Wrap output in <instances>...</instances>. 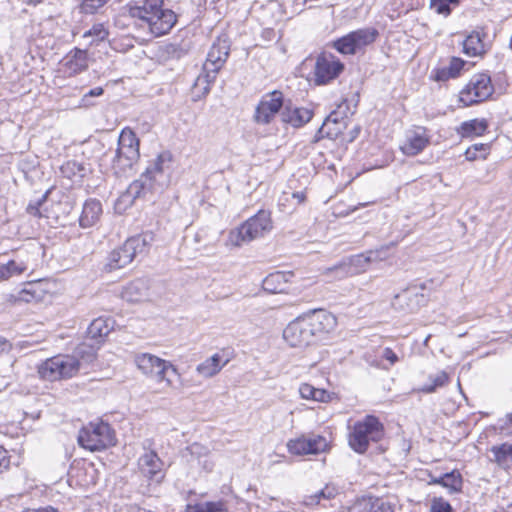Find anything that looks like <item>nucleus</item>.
Segmentation results:
<instances>
[{"mask_svg": "<svg viewBox=\"0 0 512 512\" xmlns=\"http://www.w3.org/2000/svg\"><path fill=\"white\" fill-rule=\"evenodd\" d=\"M336 326V318L323 310L313 311L291 321L283 331L291 347L304 348L321 339Z\"/></svg>", "mask_w": 512, "mask_h": 512, "instance_id": "nucleus-1", "label": "nucleus"}, {"mask_svg": "<svg viewBox=\"0 0 512 512\" xmlns=\"http://www.w3.org/2000/svg\"><path fill=\"white\" fill-rule=\"evenodd\" d=\"M126 9L141 27L147 28L155 37L168 33L177 21L172 10L163 8V0H130Z\"/></svg>", "mask_w": 512, "mask_h": 512, "instance_id": "nucleus-2", "label": "nucleus"}, {"mask_svg": "<svg viewBox=\"0 0 512 512\" xmlns=\"http://www.w3.org/2000/svg\"><path fill=\"white\" fill-rule=\"evenodd\" d=\"M172 155L168 151L160 153L140 177L133 181L126 191L119 197V202L131 205L133 202L148 192L156 185H164L167 182L171 170Z\"/></svg>", "mask_w": 512, "mask_h": 512, "instance_id": "nucleus-3", "label": "nucleus"}, {"mask_svg": "<svg viewBox=\"0 0 512 512\" xmlns=\"http://www.w3.org/2000/svg\"><path fill=\"white\" fill-rule=\"evenodd\" d=\"M229 51L228 41L222 38H218L209 49L206 61L203 64V72L194 83V87L200 89L203 95L209 93L210 85L215 81L218 72L225 64Z\"/></svg>", "mask_w": 512, "mask_h": 512, "instance_id": "nucleus-4", "label": "nucleus"}, {"mask_svg": "<svg viewBox=\"0 0 512 512\" xmlns=\"http://www.w3.org/2000/svg\"><path fill=\"white\" fill-rule=\"evenodd\" d=\"M273 228L271 213L267 210H259L257 214L246 220L240 227L230 231L228 242L235 247H240L255 239L263 237Z\"/></svg>", "mask_w": 512, "mask_h": 512, "instance_id": "nucleus-5", "label": "nucleus"}, {"mask_svg": "<svg viewBox=\"0 0 512 512\" xmlns=\"http://www.w3.org/2000/svg\"><path fill=\"white\" fill-rule=\"evenodd\" d=\"M153 241L154 234L149 231L128 238L121 247L109 254L106 270L113 271L127 266L138 254L146 252Z\"/></svg>", "mask_w": 512, "mask_h": 512, "instance_id": "nucleus-6", "label": "nucleus"}, {"mask_svg": "<svg viewBox=\"0 0 512 512\" xmlns=\"http://www.w3.org/2000/svg\"><path fill=\"white\" fill-rule=\"evenodd\" d=\"M78 443L89 451H100L115 445V433L110 425L103 421L90 422L78 433Z\"/></svg>", "mask_w": 512, "mask_h": 512, "instance_id": "nucleus-7", "label": "nucleus"}, {"mask_svg": "<svg viewBox=\"0 0 512 512\" xmlns=\"http://www.w3.org/2000/svg\"><path fill=\"white\" fill-rule=\"evenodd\" d=\"M383 436V426L379 420L371 415L358 421L349 433V445L357 453L367 451L370 442H377Z\"/></svg>", "mask_w": 512, "mask_h": 512, "instance_id": "nucleus-8", "label": "nucleus"}, {"mask_svg": "<svg viewBox=\"0 0 512 512\" xmlns=\"http://www.w3.org/2000/svg\"><path fill=\"white\" fill-rule=\"evenodd\" d=\"M138 158L139 140L132 130L125 128L120 133L118 139V148L113 160L114 168L124 171L126 168H131Z\"/></svg>", "mask_w": 512, "mask_h": 512, "instance_id": "nucleus-9", "label": "nucleus"}, {"mask_svg": "<svg viewBox=\"0 0 512 512\" xmlns=\"http://www.w3.org/2000/svg\"><path fill=\"white\" fill-rule=\"evenodd\" d=\"M379 32L376 28L365 27L343 36L334 42V47L342 54L353 55L358 50L372 44L378 37Z\"/></svg>", "mask_w": 512, "mask_h": 512, "instance_id": "nucleus-10", "label": "nucleus"}, {"mask_svg": "<svg viewBox=\"0 0 512 512\" xmlns=\"http://www.w3.org/2000/svg\"><path fill=\"white\" fill-rule=\"evenodd\" d=\"M492 93L493 86L490 77L487 74H476L461 90L459 100L465 106H470L486 100Z\"/></svg>", "mask_w": 512, "mask_h": 512, "instance_id": "nucleus-11", "label": "nucleus"}, {"mask_svg": "<svg viewBox=\"0 0 512 512\" xmlns=\"http://www.w3.org/2000/svg\"><path fill=\"white\" fill-rule=\"evenodd\" d=\"M344 65L332 54L323 53L316 59L314 81L317 85H325L338 77Z\"/></svg>", "mask_w": 512, "mask_h": 512, "instance_id": "nucleus-12", "label": "nucleus"}, {"mask_svg": "<svg viewBox=\"0 0 512 512\" xmlns=\"http://www.w3.org/2000/svg\"><path fill=\"white\" fill-rule=\"evenodd\" d=\"M283 106V94L274 90L265 94L257 105L254 121L258 124H269Z\"/></svg>", "mask_w": 512, "mask_h": 512, "instance_id": "nucleus-13", "label": "nucleus"}, {"mask_svg": "<svg viewBox=\"0 0 512 512\" xmlns=\"http://www.w3.org/2000/svg\"><path fill=\"white\" fill-rule=\"evenodd\" d=\"M327 446V440L320 435L311 437L301 436L295 439H290L287 442V449L289 453L298 456L318 454L325 451Z\"/></svg>", "mask_w": 512, "mask_h": 512, "instance_id": "nucleus-14", "label": "nucleus"}, {"mask_svg": "<svg viewBox=\"0 0 512 512\" xmlns=\"http://www.w3.org/2000/svg\"><path fill=\"white\" fill-rule=\"evenodd\" d=\"M430 143L428 130L422 126H415L406 133V140L400 149L407 156H415L422 152Z\"/></svg>", "mask_w": 512, "mask_h": 512, "instance_id": "nucleus-15", "label": "nucleus"}, {"mask_svg": "<svg viewBox=\"0 0 512 512\" xmlns=\"http://www.w3.org/2000/svg\"><path fill=\"white\" fill-rule=\"evenodd\" d=\"M162 467V460L153 450L145 451L138 459L139 471L149 480L159 482L163 478Z\"/></svg>", "mask_w": 512, "mask_h": 512, "instance_id": "nucleus-16", "label": "nucleus"}, {"mask_svg": "<svg viewBox=\"0 0 512 512\" xmlns=\"http://www.w3.org/2000/svg\"><path fill=\"white\" fill-rule=\"evenodd\" d=\"M348 512H394L393 506L383 498L363 496L357 498Z\"/></svg>", "mask_w": 512, "mask_h": 512, "instance_id": "nucleus-17", "label": "nucleus"}, {"mask_svg": "<svg viewBox=\"0 0 512 512\" xmlns=\"http://www.w3.org/2000/svg\"><path fill=\"white\" fill-rule=\"evenodd\" d=\"M424 302V294L420 293L415 288H410L397 294L392 301V305L396 309L413 312L417 310Z\"/></svg>", "mask_w": 512, "mask_h": 512, "instance_id": "nucleus-18", "label": "nucleus"}, {"mask_svg": "<svg viewBox=\"0 0 512 512\" xmlns=\"http://www.w3.org/2000/svg\"><path fill=\"white\" fill-rule=\"evenodd\" d=\"M64 72L74 76L88 68V55L86 50L75 48L63 60Z\"/></svg>", "mask_w": 512, "mask_h": 512, "instance_id": "nucleus-19", "label": "nucleus"}, {"mask_svg": "<svg viewBox=\"0 0 512 512\" xmlns=\"http://www.w3.org/2000/svg\"><path fill=\"white\" fill-rule=\"evenodd\" d=\"M149 297L148 282L144 279H136L129 283L122 291V298L128 302H141Z\"/></svg>", "mask_w": 512, "mask_h": 512, "instance_id": "nucleus-20", "label": "nucleus"}, {"mask_svg": "<svg viewBox=\"0 0 512 512\" xmlns=\"http://www.w3.org/2000/svg\"><path fill=\"white\" fill-rule=\"evenodd\" d=\"M292 277V272H273L263 280V288L270 293H283L286 291L287 283Z\"/></svg>", "mask_w": 512, "mask_h": 512, "instance_id": "nucleus-21", "label": "nucleus"}, {"mask_svg": "<svg viewBox=\"0 0 512 512\" xmlns=\"http://www.w3.org/2000/svg\"><path fill=\"white\" fill-rule=\"evenodd\" d=\"M312 118V111L307 108L299 107H285L281 113L283 122L290 124L293 127H301L308 123Z\"/></svg>", "mask_w": 512, "mask_h": 512, "instance_id": "nucleus-22", "label": "nucleus"}, {"mask_svg": "<svg viewBox=\"0 0 512 512\" xmlns=\"http://www.w3.org/2000/svg\"><path fill=\"white\" fill-rule=\"evenodd\" d=\"M54 361L60 374V379L71 378L75 376L81 366L80 361L71 355H57L54 356Z\"/></svg>", "mask_w": 512, "mask_h": 512, "instance_id": "nucleus-23", "label": "nucleus"}, {"mask_svg": "<svg viewBox=\"0 0 512 512\" xmlns=\"http://www.w3.org/2000/svg\"><path fill=\"white\" fill-rule=\"evenodd\" d=\"M229 362V359H223L219 353L213 354L196 367V371L204 378H211L217 375L222 368Z\"/></svg>", "mask_w": 512, "mask_h": 512, "instance_id": "nucleus-24", "label": "nucleus"}, {"mask_svg": "<svg viewBox=\"0 0 512 512\" xmlns=\"http://www.w3.org/2000/svg\"><path fill=\"white\" fill-rule=\"evenodd\" d=\"M102 214V205L95 199L87 200L84 203L82 214L79 218L80 226L83 228L92 227L97 223Z\"/></svg>", "mask_w": 512, "mask_h": 512, "instance_id": "nucleus-25", "label": "nucleus"}, {"mask_svg": "<svg viewBox=\"0 0 512 512\" xmlns=\"http://www.w3.org/2000/svg\"><path fill=\"white\" fill-rule=\"evenodd\" d=\"M483 37H485L483 32H471L463 41V52L470 57L483 55L487 49Z\"/></svg>", "mask_w": 512, "mask_h": 512, "instance_id": "nucleus-26", "label": "nucleus"}, {"mask_svg": "<svg viewBox=\"0 0 512 512\" xmlns=\"http://www.w3.org/2000/svg\"><path fill=\"white\" fill-rule=\"evenodd\" d=\"M389 246H381L378 249L367 251L366 253L355 256L352 263L362 270L371 262L383 261L389 256Z\"/></svg>", "mask_w": 512, "mask_h": 512, "instance_id": "nucleus-27", "label": "nucleus"}, {"mask_svg": "<svg viewBox=\"0 0 512 512\" xmlns=\"http://www.w3.org/2000/svg\"><path fill=\"white\" fill-rule=\"evenodd\" d=\"M113 325L114 321L112 319L99 317L90 323L87 335L94 340L102 339L112 331Z\"/></svg>", "mask_w": 512, "mask_h": 512, "instance_id": "nucleus-28", "label": "nucleus"}, {"mask_svg": "<svg viewBox=\"0 0 512 512\" xmlns=\"http://www.w3.org/2000/svg\"><path fill=\"white\" fill-rule=\"evenodd\" d=\"M28 269V263L23 259L16 258L0 265V281H5L13 276H18Z\"/></svg>", "mask_w": 512, "mask_h": 512, "instance_id": "nucleus-29", "label": "nucleus"}, {"mask_svg": "<svg viewBox=\"0 0 512 512\" xmlns=\"http://www.w3.org/2000/svg\"><path fill=\"white\" fill-rule=\"evenodd\" d=\"M163 359L150 354V353H138L134 356V363L137 368L145 375H152L154 370Z\"/></svg>", "mask_w": 512, "mask_h": 512, "instance_id": "nucleus-30", "label": "nucleus"}, {"mask_svg": "<svg viewBox=\"0 0 512 512\" xmlns=\"http://www.w3.org/2000/svg\"><path fill=\"white\" fill-rule=\"evenodd\" d=\"M493 461L502 469L512 467V445L504 443L491 449Z\"/></svg>", "mask_w": 512, "mask_h": 512, "instance_id": "nucleus-31", "label": "nucleus"}, {"mask_svg": "<svg viewBox=\"0 0 512 512\" xmlns=\"http://www.w3.org/2000/svg\"><path fill=\"white\" fill-rule=\"evenodd\" d=\"M487 127L485 119H472L463 122L457 131L462 137H474L483 135Z\"/></svg>", "mask_w": 512, "mask_h": 512, "instance_id": "nucleus-32", "label": "nucleus"}, {"mask_svg": "<svg viewBox=\"0 0 512 512\" xmlns=\"http://www.w3.org/2000/svg\"><path fill=\"white\" fill-rule=\"evenodd\" d=\"M169 372L179 376L178 369L171 362L163 359L151 376L155 377L158 382H165L168 387H172V380L167 377Z\"/></svg>", "mask_w": 512, "mask_h": 512, "instance_id": "nucleus-33", "label": "nucleus"}, {"mask_svg": "<svg viewBox=\"0 0 512 512\" xmlns=\"http://www.w3.org/2000/svg\"><path fill=\"white\" fill-rule=\"evenodd\" d=\"M338 494V489L334 485H326L323 489L315 494L309 495L305 498L307 505L320 504L322 500H331Z\"/></svg>", "mask_w": 512, "mask_h": 512, "instance_id": "nucleus-34", "label": "nucleus"}, {"mask_svg": "<svg viewBox=\"0 0 512 512\" xmlns=\"http://www.w3.org/2000/svg\"><path fill=\"white\" fill-rule=\"evenodd\" d=\"M54 358L51 357L46 359L38 366V374L39 376L48 381H57L60 379V374L58 373L57 367H55Z\"/></svg>", "mask_w": 512, "mask_h": 512, "instance_id": "nucleus-35", "label": "nucleus"}, {"mask_svg": "<svg viewBox=\"0 0 512 512\" xmlns=\"http://www.w3.org/2000/svg\"><path fill=\"white\" fill-rule=\"evenodd\" d=\"M442 487L446 488L449 493H455L462 488V477L458 471H451L441 475Z\"/></svg>", "mask_w": 512, "mask_h": 512, "instance_id": "nucleus-36", "label": "nucleus"}, {"mask_svg": "<svg viewBox=\"0 0 512 512\" xmlns=\"http://www.w3.org/2000/svg\"><path fill=\"white\" fill-rule=\"evenodd\" d=\"M430 384L423 385L419 390L424 393H433L438 387H443L448 382V375L441 371L434 376H429Z\"/></svg>", "mask_w": 512, "mask_h": 512, "instance_id": "nucleus-37", "label": "nucleus"}, {"mask_svg": "<svg viewBox=\"0 0 512 512\" xmlns=\"http://www.w3.org/2000/svg\"><path fill=\"white\" fill-rule=\"evenodd\" d=\"M48 194H49V191H46V193L43 194L41 196V198H39L35 202H30L26 208L27 213L34 217L47 218L48 216H47L46 210L43 208V206L47 201Z\"/></svg>", "mask_w": 512, "mask_h": 512, "instance_id": "nucleus-38", "label": "nucleus"}, {"mask_svg": "<svg viewBox=\"0 0 512 512\" xmlns=\"http://www.w3.org/2000/svg\"><path fill=\"white\" fill-rule=\"evenodd\" d=\"M459 0H430V7L436 13L448 16L451 13L450 4H458Z\"/></svg>", "mask_w": 512, "mask_h": 512, "instance_id": "nucleus-39", "label": "nucleus"}, {"mask_svg": "<svg viewBox=\"0 0 512 512\" xmlns=\"http://www.w3.org/2000/svg\"><path fill=\"white\" fill-rule=\"evenodd\" d=\"M108 32L102 24L94 25L90 30L86 31L83 35L84 38L92 37L91 43L104 40Z\"/></svg>", "mask_w": 512, "mask_h": 512, "instance_id": "nucleus-40", "label": "nucleus"}, {"mask_svg": "<svg viewBox=\"0 0 512 512\" xmlns=\"http://www.w3.org/2000/svg\"><path fill=\"white\" fill-rule=\"evenodd\" d=\"M430 512H452V507L442 497H434L431 502Z\"/></svg>", "mask_w": 512, "mask_h": 512, "instance_id": "nucleus-41", "label": "nucleus"}, {"mask_svg": "<svg viewBox=\"0 0 512 512\" xmlns=\"http://www.w3.org/2000/svg\"><path fill=\"white\" fill-rule=\"evenodd\" d=\"M345 119H347V118L343 117V115H341V114H338L337 110L335 109L326 117L325 121L323 122L322 127H320L318 132L320 134H322V133H324L325 127L328 126L329 124L339 125V124L343 123Z\"/></svg>", "mask_w": 512, "mask_h": 512, "instance_id": "nucleus-42", "label": "nucleus"}, {"mask_svg": "<svg viewBox=\"0 0 512 512\" xmlns=\"http://www.w3.org/2000/svg\"><path fill=\"white\" fill-rule=\"evenodd\" d=\"M104 90L102 87H95L91 90H89L87 93L83 95L81 98V105L84 107H90L93 105L90 98L91 97H99L103 94Z\"/></svg>", "mask_w": 512, "mask_h": 512, "instance_id": "nucleus-43", "label": "nucleus"}, {"mask_svg": "<svg viewBox=\"0 0 512 512\" xmlns=\"http://www.w3.org/2000/svg\"><path fill=\"white\" fill-rule=\"evenodd\" d=\"M356 104L353 107L350 106L347 99H344L341 103H339L336 107L338 114L343 115V117L348 118L353 115L355 112Z\"/></svg>", "mask_w": 512, "mask_h": 512, "instance_id": "nucleus-44", "label": "nucleus"}, {"mask_svg": "<svg viewBox=\"0 0 512 512\" xmlns=\"http://www.w3.org/2000/svg\"><path fill=\"white\" fill-rule=\"evenodd\" d=\"M465 65V61L460 58H452L449 65L447 66L455 78L459 76L462 68Z\"/></svg>", "mask_w": 512, "mask_h": 512, "instance_id": "nucleus-45", "label": "nucleus"}, {"mask_svg": "<svg viewBox=\"0 0 512 512\" xmlns=\"http://www.w3.org/2000/svg\"><path fill=\"white\" fill-rule=\"evenodd\" d=\"M203 507L205 512H226L225 504L222 501L204 502Z\"/></svg>", "mask_w": 512, "mask_h": 512, "instance_id": "nucleus-46", "label": "nucleus"}, {"mask_svg": "<svg viewBox=\"0 0 512 512\" xmlns=\"http://www.w3.org/2000/svg\"><path fill=\"white\" fill-rule=\"evenodd\" d=\"M314 390H315V387L310 385V384H307V383H304L300 386L299 388V393L301 395V397L303 399H311L313 400V397H314Z\"/></svg>", "mask_w": 512, "mask_h": 512, "instance_id": "nucleus-47", "label": "nucleus"}, {"mask_svg": "<svg viewBox=\"0 0 512 512\" xmlns=\"http://www.w3.org/2000/svg\"><path fill=\"white\" fill-rule=\"evenodd\" d=\"M313 400L318 402H329L331 400V394L324 389L315 388Z\"/></svg>", "mask_w": 512, "mask_h": 512, "instance_id": "nucleus-48", "label": "nucleus"}, {"mask_svg": "<svg viewBox=\"0 0 512 512\" xmlns=\"http://www.w3.org/2000/svg\"><path fill=\"white\" fill-rule=\"evenodd\" d=\"M502 422L503 423L500 425L502 432L506 435L512 436V413L506 415Z\"/></svg>", "mask_w": 512, "mask_h": 512, "instance_id": "nucleus-49", "label": "nucleus"}, {"mask_svg": "<svg viewBox=\"0 0 512 512\" xmlns=\"http://www.w3.org/2000/svg\"><path fill=\"white\" fill-rule=\"evenodd\" d=\"M108 0H84V7L89 12H93L94 10L102 7Z\"/></svg>", "mask_w": 512, "mask_h": 512, "instance_id": "nucleus-50", "label": "nucleus"}, {"mask_svg": "<svg viewBox=\"0 0 512 512\" xmlns=\"http://www.w3.org/2000/svg\"><path fill=\"white\" fill-rule=\"evenodd\" d=\"M10 461L7 455V451L0 446V474L3 473L9 467Z\"/></svg>", "mask_w": 512, "mask_h": 512, "instance_id": "nucleus-51", "label": "nucleus"}, {"mask_svg": "<svg viewBox=\"0 0 512 512\" xmlns=\"http://www.w3.org/2000/svg\"><path fill=\"white\" fill-rule=\"evenodd\" d=\"M450 78H455V77L452 76V73L448 67H443L436 72L435 79L437 81H447Z\"/></svg>", "mask_w": 512, "mask_h": 512, "instance_id": "nucleus-52", "label": "nucleus"}, {"mask_svg": "<svg viewBox=\"0 0 512 512\" xmlns=\"http://www.w3.org/2000/svg\"><path fill=\"white\" fill-rule=\"evenodd\" d=\"M382 357L390 362V364H395L398 361V356L394 353L391 348H385L382 354Z\"/></svg>", "mask_w": 512, "mask_h": 512, "instance_id": "nucleus-53", "label": "nucleus"}, {"mask_svg": "<svg viewBox=\"0 0 512 512\" xmlns=\"http://www.w3.org/2000/svg\"><path fill=\"white\" fill-rule=\"evenodd\" d=\"M199 463L207 472H211L214 468V461L206 454L203 460H199Z\"/></svg>", "mask_w": 512, "mask_h": 512, "instance_id": "nucleus-54", "label": "nucleus"}, {"mask_svg": "<svg viewBox=\"0 0 512 512\" xmlns=\"http://www.w3.org/2000/svg\"><path fill=\"white\" fill-rule=\"evenodd\" d=\"M481 156H478V152H476V149L475 148H472V147H469L467 148V150L465 151V158L466 160L468 161H474L478 158H480Z\"/></svg>", "mask_w": 512, "mask_h": 512, "instance_id": "nucleus-55", "label": "nucleus"}, {"mask_svg": "<svg viewBox=\"0 0 512 512\" xmlns=\"http://www.w3.org/2000/svg\"><path fill=\"white\" fill-rule=\"evenodd\" d=\"M186 512H205L203 503H199L196 505H188Z\"/></svg>", "mask_w": 512, "mask_h": 512, "instance_id": "nucleus-56", "label": "nucleus"}, {"mask_svg": "<svg viewBox=\"0 0 512 512\" xmlns=\"http://www.w3.org/2000/svg\"><path fill=\"white\" fill-rule=\"evenodd\" d=\"M291 197L296 200L297 204H302L305 201L306 195L304 192H294Z\"/></svg>", "mask_w": 512, "mask_h": 512, "instance_id": "nucleus-57", "label": "nucleus"}, {"mask_svg": "<svg viewBox=\"0 0 512 512\" xmlns=\"http://www.w3.org/2000/svg\"><path fill=\"white\" fill-rule=\"evenodd\" d=\"M24 512H59V511H57L55 508H53L51 506H47V507H42V508H38V509H27Z\"/></svg>", "mask_w": 512, "mask_h": 512, "instance_id": "nucleus-58", "label": "nucleus"}, {"mask_svg": "<svg viewBox=\"0 0 512 512\" xmlns=\"http://www.w3.org/2000/svg\"><path fill=\"white\" fill-rule=\"evenodd\" d=\"M472 148L476 149V152H483V155H481L482 158H486L487 155V146L484 144H475L471 146Z\"/></svg>", "mask_w": 512, "mask_h": 512, "instance_id": "nucleus-59", "label": "nucleus"}, {"mask_svg": "<svg viewBox=\"0 0 512 512\" xmlns=\"http://www.w3.org/2000/svg\"><path fill=\"white\" fill-rule=\"evenodd\" d=\"M10 349V344L8 343V341L0 336V352H4V351H7Z\"/></svg>", "mask_w": 512, "mask_h": 512, "instance_id": "nucleus-60", "label": "nucleus"}, {"mask_svg": "<svg viewBox=\"0 0 512 512\" xmlns=\"http://www.w3.org/2000/svg\"><path fill=\"white\" fill-rule=\"evenodd\" d=\"M202 450H204V448L202 446H200L199 444H193L190 447L191 454H193V455L197 454L200 456L202 454Z\"/></svg>", "mask_w": 512, "mask_h": 512, "instance_id": "nucleus-61", "label": "nucleus"}, {"mask_svg": "<svg viewBox=\"0 0 512 512\" xmlns=\"http://www.w3.org/2000/svg\"><path fill=\"white\" fill-rule=\"evenodd\" d=\"M429 484L442 485L441 475L440 476L430 475Z\"/></svg>", "mask_w": 512, "mask_h": 512, "instance_id": "nucleus-62", "label": "nucleus"}, {"mask_svg": "<svg viewBox=\"0 0 512 512\" xmlns=\"http://www.w3.org/2000/svg\"><path fill=\"white\" fill-rule=\"evenodd\" d=\"M371 202H363V203H359L357 206H353L349 209L350 212H355L356 210H358L359 208H362V207H366L368 204H370Z\"/></svg>", "mask_w": 512, "mask_h": 512, "instance_id": "nucleus-63", "label": "nucleus"}, {"mask_svg": "<svg viewBox=\"0 0 512 512\" xmlns=\"http://www.w3.org/2000/svg\"><path fill=\"white\" fill-rule=\"evenodd\" d=\"M165 50L167 53H175L176 52V46L175 45H172V44H169V45H166L165 46Z\"/></svg>", "mask_w": 512, "mask_h": 512, "instance_id": "nucleus-64", "label": "nucleus"}]
</instances>
